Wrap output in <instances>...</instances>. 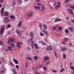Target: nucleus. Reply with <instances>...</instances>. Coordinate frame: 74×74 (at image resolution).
Returning a JSON list of instances; mask_svg holds the SVG:
<instances>
[{
    "mask_svg": "<svg viewBox=\"0 0 74 74\" xmlns=\"http://www.w3.org/2000/svg\"><path fill=\"white\" fill-rule=\"evenodd\" d=\"M4 30H5V27L4 26H2L0 30V34H3V33L4 32Z\"/></svg>",
    "mask_w": 74,
    "mask_h": 74,
    "instance_id": "obj_1",
    "label": "nucleus"
},
{
    "mask_svg": "<svg viewBox=\"0 0 74 74\" xmlns=\"http://www.w3.org/2000/svg\"><path fill=\"white\" fill-rule=\"evenodd\" d=\"M33 13L32 12H30V14H27L26 15V16L28 18H29V17H31L32 15H33Z\"/></svg>",
    "mask_w": 74,
    "mask_h": 74,
    "instance_id": "obj_2",
    "label": "nucleus"
},
{
    "mask_svg": "<svg viewBox=\"0 0 74 74\" xmlns=\"http://www.w3.org/2000/svg\"><path fill=\"white\" fill-rule=\"evenodd\" d=\"M49 49L50 51H52V47L50 46H47L46 49V50L47 51H49Z\"/></svg>",
    "mask_w": 74,
    "mask_h": 74,
    "instance_id": "obj_3",
    "label": "nucleus"
},
{
    "mask_svg": "<svg viewBox=\"0 0 74 74\" xmlns=\"http://www.w3.org/2000/svg\"><path fill=\"white\" fill-rule=\"evenodd\" d=\"M41 6L42 7V9L41 10H40V11L41 12H42L43 11H45V7H44V5H42Z\"/></svg>",
    "mask_w": 74,
    "mask_h": 74,
    "instance_id": "obj_4",
    "label": "nucleus"
},
{
    "mask_svg": "<svg viewBox=\"0 0 74 74\" xmlns=\"http://www.w3.org/2000/svg\"><path fill=\"white\" fill-rule=\"evenodd\" d=\"M60 7V2H58L57 4V6L56 7V9H58V8H59Z\"/></svg>",
    "mask_w": 74,
    "mask_h": 74,
    "instance_id": "obj_5",
    "label": "nucleus"
},
{
    "mask_svg": "<svg viewBox=\"0 0 74 74\" xmlns=\"http://www.w3.org/2000/svg\"><path fill=\"white\" fill-rule=\"evenodd\" d=\"M49 59V58L47 56H45L44 58L45 62H47V61H48Z\"/></svg>",
    "mask_w": 74,
    "mask_h": 74,
    "instance_id": "obj_6",
    "label": "nucleus"
},
{
    "mask_svg": "<svg viewBox=\"0 0 74 74\" xmlns=\"http://www.w3.org/2000/svg\"><path fill=\"white\" fill-rule=\"evenodd\" d=\"M34 41H33L32 42L31 44V46L32 49L34 48Z\"/></svg>",
    "mask_w": 74,
    "mask_h": 74,
    "instance_id": "obj_7",
    "label": "nucleus"
},
{
    "mask_svg": "<svg viewBox=\"0 0 74 74\" xmlns=\"http://www.w3.org/2000/svg\"><path fill=\"white\" fill-rule=\"evenodd\" d=\"M8 40H9L10 42H14V40L12 38H9L8 39Z\"/></svg>",
    "mask_w": 74,
    "mask_h": 74,
    "instance_id": "obj_8",
    "label": "nucleus"
},
{
    "mask_svg": "<svg viewBox=\"0 0 74 74\" xmlns=\"http://www.w3.org/2000/svg\"><path fill=\"white\" fill-rule=\"evenodd\" d=\"M60 21H61V19L57 18L55 19V21L56 22H59Z\"/></svg>",
    "mask_w": 74,
    "mask_h": 74,
    "instance_id": "obj_9",
    "label": "nucleus"
},
{
    "mask_svg": "<svg viewBox=\"0 0 74 74\" xmlns=\"http://www.w3.org/2000/svg\"><path fill=\"white\" fill-rule=\"evenodd\" d=\"M22 21H20L18 24V27H21V25H22Z\"/></svg>",
    "mask_w": 74,
    "mask_h": 74,
    "instance_id": "obj_10",
    "label": "nucleus"
},
{
    "mask_svg": "<svg viewBox=\"0 0 74 74\" xmlns=\"http://www.w3.org/2000/svg\"><path fill=\"white\" fill-rule=\"evenodd\" d=\"M67 12H69L70 14H72L73 13V11L71 10V9H68L67 10Z\"/></svg>",
    "mask_w": 74,
    "mask_h": 74,
    "instance_id": "obj_11",
    "label": "nucleus"
},
{
    "mask_svg": "<svg viewBox=\"0 0 74 74\" xmlns=\"http://www.w3.org/2000/svg\"><path fill=\"white\" fill-rule=\"evenodd\" d=\"M10 14L9 12H5L4 13V15L5 16H8V14Z\"/></svg>",
    "mask_w": 74,
    "mask_h": 74,
    "instance_id": "obj_12",
    "label": "nucleus"
},
{
    "mask_svg": "<svg viewBox=\"0 0 74 74\" xmlns=\"http://www.w3.org/2000/svg\"><path fill=\"white\" fill-rule=\"evenodd\" d=\"M4 8H2V9L1 10V14H3V13H4Z\"/></svg>",
    "mask_w": 74,
    "mask_h": 74,
    "instance_id": "obj_13",
    "label": "nucleus"
},
{
    "mask_svg": "<svg viewBox=\"0 0 74 74\" xmlns=\"http://www.w3.org/2000/svg\"><path fill=\"white\" fill-rule=\"evenodd\" d=\"M17 45L18 47V48H21V45L20 44V43L18 42L17 43Z\"/></svg>",
    "mask_w": 74,
    "mask_h": 74,
    "instance_id": "obj_14",
    "label": "nucleus"
},
{
    "mask_svg": "<svg viewBox=\"0 0 74 74\" xmlns=\"http://www.w3.org/2000/svg\"><path fill=\"white\" fill-rule=\"evenodd\" d=\"M44 29H45L46 30H47V25H45V24H43Z\"/></svg>",
    "mask_w": 74,
    "mask_h": 74,
    "instance_id": "obj_15",
    "label": "nucleus"
},
{
    "mask_svg": "<svg viewBox=\"0 0 74 74\" xmlns=\"http://www.w3.org/2000/svg\"><path fill=\"white\" fill-rule=\"evenodd\" d=\"M39 27H40V29L41 30H42V28H43V26L42 25H41V24H40L39 25Z\"/></svg>",
    "mask_w": 74,
    "mask_h": 74,
    "instance_id": "obj_16",
    "label": "nucleus"
},
{
    "mask_svg": "<svg viewBox=\"0 0 74 74\" xmlns=\"http://www.w3.org/2000/svg\"><path fill=\"white\" fill-rule=\"evenodd\" d=\"M34 45H35V47L36 49H38V46L37 45V44L36 43H35L34 44Z\"/></svg>",
    "mask_w": 74,
    "mask_h": 74,
    "instance_id": "obj_17",
    "label": "nucleus"
},
{
    "mask_svg": "<svg viewBox=\"0 0 74 74\" xmlns=\"http://www.w3.org/2000/svg\"><path fill=\"white\" fill-rule=\"evenodd\" d=\"M43 33L46 35V36H47V35H48V33H47V32L45 30H43Z\"/></svg>",
    "mask_w": 74,
    "mask_h": 74,
    "instance_id": "obj_18",
    "label": "nucleus"
},
{
    "mask_svg": "<svg viewBox=\"0 0 74 74\" xmlns=\"http://www.w3.org/2000/svg\"><path fill=\"white\" fill-rule=\"evenodd\" d=\"M34 7H35V8H36V9H37V10H39V9H40V6H35Z\"/></svg>",
    "mask_w": 74,
    "mask_h": 74,
    "instance_id": "obj_19",
    "label": "nucleus"
},
{
    "mask_svg": "<svg viewBox=\"0 0 74 74\" xmlns=\"http://www.w3.org/2000/svg\"><path fill=\"white\" fill-rule=\"evenodd\" d=\"M69 29L71 32L74 31V30H73V28L71 27H70L69 28Z\"/></svg>",
    "mask_w": 74,
    "mask_h": 74,
    "instance_id": "obj_20",
    "label": "nucleus"
},
{
    "mask_svg": "<svg viewBox=\"0 0 74 74\" xmlns=\"http://www.w3.org/2000/svg\"><path fill=\"white\" fill-rule=\"evenodd\" d=\"M21 1H22L21 0H18L17 1V4H18V5H19V4L21 3Z\"/></svg>",
    "mask_w": 74,
    "mask_h": 74,
    "instance_id": "obj_21",
    "label": "nucleus"
},
{
    "mask_svg": "<svg viewBox=\"0 0 74 74\" xmlns=\"http://www.w3.org/2000/svg\"><path fill=\"white\" fill-rule=\"evenodd\" d=\"M33 33L32 32V31H31V32L30 33V36H31V37H33Z\"/></svg>",
    "mask_w": 74,
    "mask_h": 74,
    "instance_id": "obj_22",
    "label": "nucleus"
},
{
    "mask_svg": "<svg viewBox=\"0 0 74 74\" xmlns=\"http://www.w3.org/2000/svg\"><path fill=\"white\" fill-rule=\"evenodd\" d=\"M12 71H13V74H18V72H17L16 71L14 70V69H12Z\"/></svg>",
    "mask_w": 74,
    "mask_h": 74,
    "instance_id": "obj_23",
    "label": "nucleus"
},
{
    "mask_svg": "<svg viewBox=\"0 0 74 74\" xmlns=\"http://www.w3.org/2000/svg\"><path fill=\"white\" fill-rule=\"evenodd\" d=\"M4 21H8V18L7 17H5L4 18Z\"/></svg>",
    "mask_w": 74,
    "mask_h": 74,
    "instance_id": "obj_24",
    "label": "nucleus"
},
{
    "mask_svg": "<svg viewBox=\"0 0 74 74\" xmlns=\"http://www.w3.org/2000/svg\"><path fill=\"white\" fill-rule=\"evenodd\" d=\"M57 28H58V26H56L54 27H53V30H56Z\"/></svg>",
    "mask_w": 74,
    "mask_h": 74,
    "instance_id": "obj_25",
    "label": "nucleus"
},
{
    "mask_svg": "<svg viewBox=\"0 0 74 74\" xmlns=\"http://www.w3.org/2000/svg\"><path fill=\"white\" fill-rule=\"evenodd\" d=\"M8 49L9 51H10L12 49V47L11 46H9L8 48Z\"/></svg>",
    "mask_w": 74,
    "mask_h": 74,
    "instance_id": "obj_26",
    "label": "nucleus"
},
{
    "mask_svg": "<svg viewBox=\"0 0 74 74\" xmlns=\"http://www.w3.org/2000/svg\"><path fill=\"white\" fill-rule=\"evenodd\" d=\"M14 61L16 64H18V61L16 60H15V59H14Z\"/></svg>",
    "mask_w": 74,
    "mask_h": 74,
    "instance_id": "obj_27",
    "label": "nucleus"
},
{
    "mask_svg": "<svg viewBox=\"0 0 74 74\" xmlns=\"http://www.w3.org/2000/svg\"><path fill=\"white\" fill-rule=\"evenodd\" d=\"M60 72H62L64 71V69L63 68L61 69L60 70Z\"/></svg>",
    "mask_w": 74,
    "mask_h": 74,
    "instance_id": "obj_28",
    "label": "nucleus"
},
{
    "mask_svg": "<svg viewBox=\"0 0 74 74\" xmlns=\"http://www.w3.org/2000/svg\"><path fill=\"white\" fill-rule=\"evenodd\" d=\"M25 68H27L28 67V63L27 62H26L25 63Z\"/></svg>",
    "mask_w": 74,
    "mask_h": 74,
    "instance_id": "obj_29",
    "label": "nucleus"
},
{
    "mask_svg": "<svg viewBox=\"0 0 74 74\" xmlns=\"http://www.w3.org/2000/svg\"><path fill=\"white\" fill-rule=\"evenodd\" d=\"M66 48H62L61 49V51H62V52H64L66 50Z\"/></svg>",
    "mask_w": 74,
    "mask_h": 74,
    "instance_id": "obj_30",
    "label": "nucleus"
},
{
    "mask_svg": "<svg viewBox=\"0 0 74 74\" xmlns=\"http://www.w3.org/2000/svg\"><path fill=\"white\" fill-rule=\"evenodd\" d=\"M70 8L72 10H74V6L73 5H70Z\"/></svg>",
    "mask_w": 74,
    "mask_h": 74,
    "instance_id": "obj_31",
    "label": "nucleus"
},
{
    "mask_svg": "<svg viewBox=\"0 0 74 74\" xmlns=\"http://www.w3.org/2000/svg\"><path fill=\"white\" fill-rule=\"evenodd\" d=\"M13 18H15V16L14 15H12L10 16V19H12Z\"/></svg>",
    "mask_w": 74,
    "mask_h": 74,
    "instance_id": "obj_32",
    "label": "nucleus"
},
{
    "mask_svg": "<svg viewBox=\"0 0 74 74\" xmlns=\"http://www.w3.org/2000/svg\"><path fill=\"white\" fill-rule=\"evenodd\" d=\"M16 5V3L14 1L13 3L12 4V6H13V7H14V6H15V5Z\"/></svg>",
    "mask_w": 74,
    "mask_h": 74,
    "instance_id": "obj_33",
    "label": "nucleus"
},
{
    "mask_svg": "<svg viewBox=\"0 0 74 74\" xmlns=\"http://www.w3.org/2000/svg\"><path fill=\"white\" fill-rule=\"evenodd\" d=\"M10 45L12 47H15V44H14L13 43H11L10 44Z\"/></svg>",
    "mask_w": 74,
    "mask_h": 74,
    "instance_id": "obj_34",
    "label": "nucleus"
},
{
    "mask_svg": "<svg viewBox=\"0 0 74 74\" xmlns=\"http://www.w3.org/2000/svg\"><path fill=\"white\" fill-rule=\"evenodd\" d=\"M69 32V30L67 29L66 28L65 29V33H68Z\"/></svg>",
    "mask_w": 74,
    "mask_h": 74,
    "instance_id": "obj_35",
    "label": "nucleus"
},
{
    "mask_svg": "<svg viewBox=\"0 0 74 74\" xmlns=\"http://www.w3.org/2000/svg\"><path fill=\"white\" fill-rule=\"evenodd\" d=\"M54 54L56 57H57V53H56V52L54 51Z\"/></svg>",
    "mask_w": 74,
    "mask_h": 74,
    "instance_id": "obj_36",
    "label": "nucleus"
},
{
    "mask_svg": "<svg viewBox=\"0 0 74 74\" xmlns=\"http://www.w3.org/2000/svg\"><path fill=\"white\" fill-rule=\"evenodd\" d=\"M64 41L65 42H67V41H68V38H65Z\"/></svg>",
    "mask_w": 74,
    "mask_h": 74,
    "instance_id": "obj_37",
    "label": "nucleus"
},
{
    "mask_svg": "<svg viewBox=\"0 0 74 74\" xmlns=\"http://www.w3.org/2000/svg\"><path fill=\"white\" fill-rule=\"evenodd\" d=\"M40 36L41 37H42V36H44V34L41 33V32H40Z\"/></svg>",
    "mask_w": 74,
    "mask_h": 74,
    "instance_id": "obj_38",
    "label": "nucleus"
},
{
    "mask_svg": "<svg viewBox=\"0 0 74 74\" xmlns=\"http://www.w3.org/2000/svg\"><path fill=\"white\" fill-rule=\"evenodd\" d=\"M16 33L18 34H19V30H18V29H17L16 30Z\"/></svg>",
    "mask_w": 74,
    "mask_h": 74,
    "instance_id": "obj_39",
    "label": "nucleus"
},
{
    "mask_svg": "<svg viewBox=\"0 0 74 74\" xmlns=\"http://www.w3.org/2000/svg\"><path fill=\"white\" fill-rule=\"evenodd\" d=\"M58 30H61L62 28L60 26L58 28Z\"/></svg>",
    "mask_w": 74,
    "mask_h": 74,
    "instance_id": "obj_40",
    "label": "nucleus"
},
{
    "mask_svg": "<svg viewBox=\"0 0 74 74\" xmlns=\"http://www.w3.org/2000/svg\"><path fill=\"white\" fill-rule=\"evenodd\" d=\"M0 45H3V41L1 40H0Z\"/></svg>",
    "mask_w": 74,
    "mask_h": 74,
    "instance_id": "obj_41",
    "label": "nucleus"
},
{
    "mask_svg": "<svg viewBox=\"0 0 74 74\" xmlns=\"http://www.w3.org/2000/svg\"><path fill=\"white\" fill-rule=\"evenodd\" d=\"M5 73V70H3L0 72L1 73Z\"/></svg>",
    "mask_w": 74,
    "mask_h": 74,
    "instance_id": "obj_42",
    "label": "nucleus"
},
{
    "mask_svg": "<svg viewBox=\"0 0 74 74\" xmlns=\"http://www.w3.org/2000/svg\"><path fill=\"white\" fill-rule=\"evenodd\" d=\"M34 58V59H38V58L37 56H35Z\"/></svg>",
    "mask_w": 74,
    "mask_h": 74,
    "instance_id": "obj_43",
    "label": "nucleus"
},
{
    "mask_svg": "<svg viewBox=\"0 0 74 74\" xmlns=\"http://www.w3.org/2000/svg\"><path fill=\"white\" fill-rule=\"evenodd\" d=\"M49 62L48 61L46 62L45 64V66H46V65H47V64H49Z\"/></svg>",
    "mask_w": 74,
    "mask_h": 74,
    "instance_id": "obj_44",
    "label": "nucleus"
},
{
    "mask_svg": "<svg viewBox=\"0 0 74 74\" xmlns=\"http://www.w3.org/2000/svg\"><path fill=\"white\" fill-rule=\"evenodd\" d=\"M10 21H11V20H10L9 18H8V21H7V22H10Z\"/></svg>",
    "mask_w": 74,
    "mask_h": 74,
    "instance_id": "obj_45",
    "label": "nucleus"
},
{
    "mask_svg": "<svg viewBox=\"0 0 74 74\" xmlns=\"http://www.w3.org/2000/svg\"><path fill=\"white\" fill-rule=\"evenodd\" d=\"M43 69H44V71H45V70H47V68H46V67H43Z\"/></svg>",
    "mask_w": 74,
    "mask_h": 74,
    "instance_id": "obj_46",
    "label": "nucleus"
},
{
    "mask_svg": "<svg viewBox=\"0 0 74 74\" xmlns=\"http://www.w3.org/2000/svg\"><path fill=\"white\" fill-rule=\"evenodd\" d=\"M27 58L28 59V60H32V58H31L30 57H27Z\"/></svg>",
    "mask_w": 74,
    "mask_h": 74,
    "instance_id": "obj_47",
    "label": "nucleus"
},
{
    "mask_svg": "<svg viewBox=\"0 0 74 74\" xmlns=\"http://www.w3.org/2000/svg\"><path fill=\"white\" fill-rule=\"evenodd\" d=\"M70 68H71L72 70H73L74 69V67L72 66H70Z\"/></svg>",
    "mask_w": 74,
    "mask_h": 74,
    "instance_id": "obj_48",
    "label": "nucleus"
},
{
    "mask_svg": "<svg viewBox=\"0 0 74 74\" xmlns=\"http://www.w3.org/2000/svg\"><path fill=\"white\" fill-rule=\"evenodd\" d=\"M69 0H65V3H67L69 2Z\"/></svg>",
    "mask_w": 74,
    "mask_h": 74,
    "instance_id": "obj_49",
    "label": "nucleus"
},
{
    "mask_svg": "<svg viewBox=\"0 0 74 74\" xmlns=\"http://www.w3.org/2000/svg\"><path fill=\"white\" fill-rule=\"evenodd\" d=\"M52 72H53V73H55V72H57V71H56L55 70H52Z\"/></svg>",
    "mask_w": 74,
    "mask_h": 74,
    "instance_id": "obj_50",
    "label": "nucleus"
},
{
    "mask_svg": "<svg viewBox=\"0 0 74 74\" xmlns=\"http://www.w3.org/2000/svg\"><path fill=\"white\" fill-rule=\"evenodd\" d=\"M66 42L64 41H63L62 42V44H64V45H66Z\"/></svg>",
    "mask_w": 74,
    "mask_h": 74,
    "instance_id": "obj_51",
    "label": "nucleus"
},
{
    "mask_svg": "<svg viewBox=\"0 0 74 74\" xmlns=\"http://www.w3.org/2000/svg\"><path fill=\"white\" fill-rule=\"evenodd\" d=\"M63 57L64 58H66V55H63Z\"/></svg>",
    "mask_w": 74,
    "mask_h": 74,
    "instance_id": "obj_52",
    "label": "nucleus"
},
{
    "mask_svg": "<svg viewBox=\"0 0 74 74\" xmlns=\"http://www.w3.org/2000/svg\"><path fill=\"white\" fill-rule=\"evenodd\" d=\"M7 27H9V28L10 27H11V25H10V24L8 25H7Z\"/></svg>",
    "mask_w": 74,
    "mask_h": 74,
    "instance_id": "obj_53",
    "label": "nucleus"
},
{
    "mask_svg": "<svg viewBox=\"0 0 74 74\" xmlns=\"http://www.w3.org/2000/svg\"><path fill=\"white\" fill-rule=\"evenodd\" d=\"M16 69H18L19 68V66H18L17 65H16Z\"/></svg>",
    "mask_w": 74,
    "mask_h": 74,
    "instance_id": "obj_54",
    "label": "nucleus"
},
{
    "mask_svg": "<svg viewBox=\"0 0 74 74\" xmlns=\"http://www.w3.org/2000/svg\"><path fill=\"white\" fill-rule=\"evenodd\" d=\"M66 19L67 20H69V17H66Z\"/></svg>",
    "mask_w": 74,
    "mask_h": 74,
    "instance_id": "obj_55",
    "label": "nucleus"
},
{
    "mask_svg": "<svg viewBox=\"0 0 74 74\" xmlns=\"http://www.w3.org/2000/svg\"><path fill=\"white\" fill-rule=\"evenodd\" d=\"M7 43L8 44H10V43H11V42H10V40H8V41Z\"/></svg>",
    "mask_w": 74,
    "mask_h": 74,
    "instance_id": "obj_56",
    "label": "nucleus"
},
{
    "mask_svg": "<svg viewBox=\"0 0 74 74\" xmlns=\"http://www.w3.org/2000/svg\"><path fill=\"white\" fill-rule=\"evenodd\" d=\"M27 49H28L29 51H30V49L29 48V47H27Z\"/></svg>",
    "mask_w": 74,
    "mask_h": 74,
    "instance_id": "obj_57",
    "label": "nucleus"
},
{
    "mask_svg": "<svg viewBox=\"0 0 74 74\" xmlns=\"http://www.w3.org/2000/svg\"><path fill=\"white\" fill-rule=\"evenodd\" d=\"M1 3H3L4 2V0H1Z\"/></svg>",
    "mask_w": 74,
    "mask_h": 74,
    "instance_id": "obj_58",
    "label": "nucleus"
},
{
    "mask_svg": "<svg viewBox=\"0 0 74 74\" xmlns=\"http://www.w3.org/2000/svg\"><path fill=\"white\" fill-rule=\"evenodd\" d=\"M40 3H37V5L38 6H39L40 5Z\"/></svg>",
    "mask_w": 74,
    "mask_h": 74,
    "instance_id": "obj_59",
    "label": "nucleus"
},
{
    "mask_svg": "<svg viewBox=\"0 0 74 74\" xmlns=\"http://www.w3.org/2000/svg\"><path fill=\"white\" fill-rule=\"evenodd\" d=\"M10 63L12 66H13V64L12 63V62H10Z\"/></svg>",
    "mask_w": 74,
    "mask_h": 74,
    "instance_id": "obj_60",
    "label": "nucleus"
},
{
    "mask_svg": "<svg viewBox=\"0 0 74 74\" xmlns=\"http://www.w3.org/2000/svg\"><path fill=\"white\" fill-rule=\"evenodd\" d=\"M42 44H43L45 45V43L44 42H42Z\"/></svg>",
    "mask_w": 74,
    "mask_h": 74,
    "instance_id": "obj_61",
    "label": "nucleus"
},
{
    "mask_svg": "<svg viewBox=\"0 0 74 74\" xmlns=\"http://www.w3.org/2000/svg\"><path fill=\"white\" fill-rule=\"evenodd\" d=\"M30 40L31 41H32L33 40V38H31Z\"/></svg>",
    "mask_w": 74,
    "mask_h": 74,
    "instance_id": "obj_62",
    "label": "nucleus"
},
{
    "mask_svg": "<svg viewBox=\"0 0 74 74\" xmlns=\"http://www.w3.org/2000/svg\"><path fill=\"white\" fill-rule=\"evenodd\" d=\"M72 64H73V63L72 62H71L70 63V65H72Z\"/></svg>",
    "mask_w": 74,
    "mask_h": 74,
    "instance_id": "obj_63",
    "label": "nucleus"
},
{
    "mask_svg": "<svg viewBox=\"0 0 74 74\" xmlns=\"http://www.w3.org/2000/svg\"><path fill=\"white\" fill-rule=\"evenodd\" d=\"M72 22H73V23L74 24V20H73L72 21Z\"/></svg>",
    "mask_w": 74,
    "mask_h": 74,
    "instance_id": "obj_64",
    "label": "nucleus"
}]
</instances>
